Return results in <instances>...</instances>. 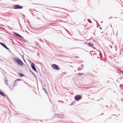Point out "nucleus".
Instances as JSON below:
<instances>
[{"label":"nucleus","mask_w":123,"mask_h":123,"mask_svg":"<svg viewBox=\"0 0 123 123\" xmlns=\"http://www.w3.org/2000/svg\"><path fill=\"white\" fill-rule=\"evenodd\" d=\"M0 44L6 49H8L5 43L0 42Z\"/></svg>","instance_id":"nucleus-7"},{"label":"nucleus","mask_w":123,"mask_h":123,"mask_svg":"<svg viewBox=\"0 0 123 123\" xmlns=\"http://www.w3.org/2000/svg\"><path fill=\"white\" fill-rule=\"evenodd\" d=\"M13 8H14L15 9H21L22 8V6L18 5L17 4L14 6Z\"/></svg>","instance_id":"nucleus-3"},{"label":"nucleus","mask_w":123,"mask_h":123,"mask_svg":"<svg viewBox=\"0 0 123 123\" xmlns=\"http://www.w3.org/2000/svg\"><path fill=\"white\" fill-rule=\"evenodd\" d=\"M78 75H82L83 74V73H78Z\"/></svg>","instance_id":"nucleus-12"},{"label":"nucleus","mask_w":123,"mask_h":123,"mask_svg":"<svg viewBox=\"0 0 123 123\" xmlns=\"http://www.w3.org/2000/svg\"><path fill=\"white\" fill-rule=\"evenodd\" d=\"M14 60H15L19 65L22 66L24 64L23 62L19 59L18 58L16 59L14 58Z\"/></svg>","instance_id":"nucleus-1"},{"label":"nucleus","mask_w":123,"mask_h":123,"mask_svg":"<svg viewBox=\"0 0 123 123\" xmlns=\"http://www.w3.org/2000/svg\"><path fill=\"white\" fill-rule=\"evenodd\" d=\"M5 82V84L7 85V80L6 79H5V80H4Z\"/></svg>","instance_id":"nucleus-11"},{"label":"nucleus","mask_w":123,"mask_h":123,"mask_svg":"<svg viewBox=\"0 0 123 123\" xmlns=\"http://www.w3.org/2000/svg\"><path fill=\"white\" fill-rule=\"evenodd\" d=\"M14 34L16 36H17L18 37H21V36L18 33H16V32H14Z\"/></svg>","instance_id":"nucleus-8"},{"label":"nucleus","mask_w":123,"mask_h":123,"mask_svg":"<svg viewBox=\"0 0 123 123\" xmlns=\"http://www.w3.org/2000/svg\"><path fill=\"white\" fill-rule=\"evenodd\" d=\"M121 72L123 74V71H121Z\"/></svg>","instance_id":"nucleus-14"},{"label":"nucleus","mask_w":123,"mask_h":123,"mask_svg":"<svg viewBox=\"0 0 123 123\" xmlns=\"http://www.w3.org/2000/svg\"><path fill=\"white\" fill-rule=\"evenodd\" d=\"M88 44L89 46L91 47H92L93 46V44L92 43H88Z\"/></svg>","instance_id":"nucleus-10"},{"label":"nucleus","mask_w":123,"mask_h":123,"mask_svg":"<svg viewBox=\"0 0 123 123\" xmlns=\"http://www.w3.org/2000/svg\"><path fill=\"white\" fill-rule=\"evenodd\" d=\"M0 94L1 95L5 96V95L4 93H0Z\"/></svg>","instance_id":"nucleus-13"},{"label":"nucleus","mask_w":123,"mask_h":123,"mask_svg":"<svg viewBox=\"0 0 123 123\" xmlns=\"http://www.w3.org/2000/svg\"><path fill=\"white\" fill-rule=\"evenodd\" d=\"M53 68L56 70H59L60 68L58 67V66L55 64L52 65L51 66Z\"/></svg>","instance_id":"nucleus-2"},{"label":"nucleus","mask_w":123,"mask_h":123,"mask_svg":"<svg viewBox=\"0 0 123 123\" xmlns=\"http://www.w3.org/2000/svg\"><path fill=\"white\" fill-rule=\"evenodd\" d=\"M31 66L32 68L34 71L36 70V69L34 66V64L33 63H32L31 64Z\"/></svg>","instance_id":"nucleus-6"},{"label":"nucleus","mask_w":123,"mask_h":123,"mask_svg":"<svg viewBox=\"0 0 123 123\" xmlns=\"http://www.w3.org/2000/svg\"><path fill=\"white\" fill-rule=\"evenodd\" d=\"M44 91L45 92H46V90H45V89H44Z\"/></svg>","instance_id":"nucleus-15"},{"label":"nucleus","mask_w":123,"mask_h":123,"mask_svg":"<svg viewBox=\"0 0 123 123\" xmlns=\"http://www.w3.org/2000/svg\"><path fill=\"white\" fill-rule=\"evenodd\" d=\"M75 99L77 101H78L81 98V97L79 95H77L75 97Z\"/></svg>","instance_id":"nucleus-4"},{"label":"nucleus","mask_w":123,"mask_h":123,"mask_svg":"<svg viewBox=\"0 0 123 123\" xmlns=\"http://www.w3.org/2000/svg\"><path fill=\"white\" fill-rule=\"evenodd\" d=\"M18 74L21 77H22L24 76L23 74L21 73H18Z\"/></svg>","instance_id":"nucleus-9"},{"label":"nucleus","mask_w":123,"mask_h":123,"mask_svg":"<svg viewBox=\"0 0 123 123\" xmlns=\"http://www.w3.org/2000/svg\"><path fill=\"white\" fill-rule=\"evenodd\" d=\"M0 92H2L0 91Z\"/></svg>","instance_id":"nucleus-16"},{"label":"nucleus","mask_w":123,"mask_h":123,"mask_svg":"<svg viewBox=\"0 0 123 123\" xmlns=\"http://www.w3.org/2000/svg\"><path fill=\"white\" fill-rule=\"evenodd\" d=\"M21 80L19 79H18L17 80H16L14 82L13 86H16L17 84L18 83V81Z\"/></svg>","instance_id":"nucleus-5"}]
</instances>
